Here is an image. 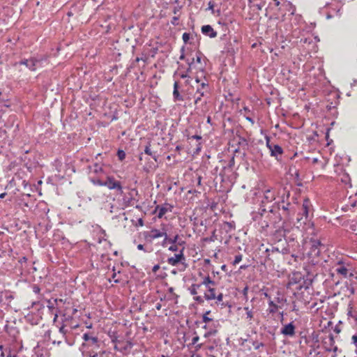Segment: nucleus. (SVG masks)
<instances>
[{
  "instance_id": "obj_8",
  "label": "nucleus",
  "mask_w": 357,
  "mask_h": 357,
  "mask_svg": "<svg viewBox=\"0 0 357 357\" xmlns=\"http://www.w3.org/2000/svg\"><path fill=\"white\" fill-rule=\"evenodd\" d=\"M39 63V60H38L36 58H31L30 59H24L20 61L21 65H24L27 68H29V70L32 71H35L37 68V65Z\"/></svg>"
},
{
  "instance_id": "obj_33",
  "label": "nucleus",
  "mask_w": 357,
  "mask_h": 357,
  "mask_svg": "<svg viewBox=\"0 0 357 357\" xmlns=\"http://www.w3.org/2000/svg\"><path fill=\"white\" fill-rule=\"evenodd\" d=\"M182 39L185 43H187L188 42V40H190V33H184L182 36Z\"/></svg>"
},
{
  "instance_id": "obj_54",
  "label": "nucleus",
  "mask_w": 357,
  "mask_h": 357,
  "mask_svg": "<svg viewBox=\"0 0 357 357\" xmlns=\"http://www.w3.org/2000/svg\"><path fill=\"white\" fill-rule=\"evenodd\" d=\"M98 356V354L97 353H93V354H90L89 355V357H97Z\"/></svg>"
},
{
  "instance_id": "obj_44",
  "label": "nucleus",
  "mask_w": 357,
  "mask_h": 357,
  "mask_svg": "<svg viewBox=\"0 0 357 357\" xmlns=\"http://www.w3.org/2000/svg\"><path fill=\"white\" fill-rule=\"evenodd\" d=\"M208 9L209 10H211L212 11H213V9H214V3L213 1H209L208 2Z\"/></svg>"
},
{
  "instance_id": "obj_43",
  "label": "nucleus",
  "mask_w": 357,
  "mask_h": 357,
  "mask_svg": "<svg viewBox=\"0 0 357 357\" xmlns=\"http://www.w3.org/2000/svg\"><path fill=\"white\" fill-rule=\"evenodd\" d=\"M199 340V336H198V335H196V336H195V337L192 338V343L193 344H197V343L198 342Z\"/></svg>"
},
{
  "instance_id": "obj_45",
  "label": "nucleus",
  "mask_w": 357,
  "mask_h": 357,
  "mask_svg": "<svg viewBox=\"0 0 357 357\" xmlns=\"http://www.w3.org/2000/svg\"><path fill=\"white\" fill-rule=\"evenodd\" d=\"M248 291V286H246V287L243 289V294L245 296H247Z\"/></svg>"
},
{
  "instance_id": "obj_17",
  "label": "nucleus",
  "mask_w": 357,
  "mask_h": 357,
  "mask_svg": "<svg viewBox=\"0 0 357 357\" xmlns=\"http://www.w3.org/2000/svg\"><path fill=\"white\" fill-rule=\"evenodd\" d=\"M240 112L245 116V119L251 123L252 126L255 124V121L251 117L252 112L249 109L248 107H244L243 109L240 111Z\"/></svg>"
},
{
  "instance_id": "obj_63",
  "label": "nucleus",
  "mask_w": 357,
  "mask_h": 357,
  "mask_svg": "<svg viewBox=\"0 0 357 357\" xmlns=\"http://www.w3.org/2000/svg\"><path fill=\"white\" fill-rule=\"evenodd\" d=\"M129 347H132V344L130 342H128Z\"/></svg>"
},
{
  "instance_id": "obj_56",
  "label": "nucleus",
  "mask_w": 357,
  "mask_h": 357,
  "mask_svg": "<svg viewBox=\"0 0 357 357\" xmlns=\"http://www.w3.org/2000/svg\"><path fill=\"white\" fill-rule=\"evenodd\" d=\"M202 344H197V345L196 346V347H197V349H200V348L202 347Z\"/></svg>"
},
{
  "instance_id": "obj_50",
  "label": "nucleus",
  "mask_w": 357,
  "mask_h": 357,
  "mask_svg": "<svg viewBox=\"0 0 357 357\" xmlns=\"http://www.w3.org/2000/svg\"><path fill=\"white\" fill-rule=\"evenodd\" d=\"M33 291L35 293H38L40 291V289L38 287H33Z\"/></svg>"
},
{
  "instance_id": "obj_15",
  "label": "nucleus",
  "mask_w": 357,
  "mask_h": 357,
  "mask_svg": "<svg viewBox=\"0 0 357 357\" xmlns=\"http://www.w3.org/2000/svg\"><path fill=\"white\" fill-rule=\"evenodd\" d=\"M179 238V236L178 234L175 235L172 238L168 237L167 233L165 232V234L164 236V240L162 241V246L166 247L167 244H175L177 243L178 240Z\"/></svg>"
},
{
  "instance_id": "obj_52",
  "label": "nucleus",
  "mask_w": 357,
  "mask_h": 357,
  "mask_svg": "<svg viewBox=\"0 0 357 357\" xmlns=\"http://www.w3.org/2000/svg\"><path fill=\"white\" fill-rule=\"evenodd\" d=\"M6 195V192H3V193L0 194V199H3Z\"/></svg>"
},
{
  "instance_id": "obj_1",
  "label": "nucleus",
  "mask_w": 357,
  "mask_h": 357,
  "mask_svg": "<svg viewBox=\"0 0 357 357\" xmlns=\"http://www.w3.org/2000/svg\"><path fill=\"white\" fill-rule=\"evenodd\" d=\"M184 247L179 251L178 254H175L173 257L167 259L168 264L176 266L180 264L181 268L179 269L181 271H184L188 268V264L186 263L185 257L184 255Z\"/></svg>"
},
{
  "instance_id": "obj_59",
  "label": "nucleus",
  "mask_w": 357,
  "mask_h": 357,
  "mask_svg": "<svg viewBox=\"0 0 357 357\" xmlns=\"http://www.w3.org/2000/svg\"><path fill=\"white\" fill-rule=\"evenodd\" d=\"M160 307H161V306H160V304H158V305H156V308H157L158 310H160Z\"/></svg>"
},
{
  "instance_id": "obj_34",
  "label": "nucleus",
  "mask_w": 357,
  "mask_h": 357,
  "mask_svg": "<svg viewBox=\"0 0 357 357\" xmlns=\"http://www.w3.org/2000/svg\"><path fill=\"white\" fill-rule=\"evenodd\" d=\"M93 171L96 172V173H98V172H100L102 171V169L100 165H99L98 163H96L94 165V169H93Z\"/></svg>"
},
{
  "instance_id": "obj_61",
  "label": "nucleus",
  "mask_w": 357,
  "mask_h": 357,
  "mask_svg": "<svg viewBox=\"0 0 357 357\" xmlns=\"http://www.w3.org/2000/svg\"><path fill=\"white\" fill-rule=\"evenodd\" d=\"M221 268H222V270H225V268H226V266L225 265H222Z\"/></svg>"
},
{
  "instance_id": "obj_64",
  "label": "nucleus",
  "mask_w": 357,
  "mask_h": 357,
  "mask_svg": "<svg viewBox=\"0 0 357 357\" xmlns=\"http://www.w3.org/2000/svg\"><path fill=\"white\" fill-rule=\"evenodd\" d=\"M203 328L206 329V328H207V326H206V325H205V326H204V327H203Z\"/></svg>"
},
{
  "instance_id": "obj_28",
  "label": "nucleus",
  "mask_w": 357,
  "mask_h": 357,
  "mask_svg": "<svg viewBox=\"0 0 357 357\" xmlns=\"http://www.w3.org/2000/svg\"><path fill=\"white\" fill-rule=\"evenodd\" d=\"M117 156L119 159L122 161L126 158V153L123 150H119L117 152Z\"/></svg>"
},
{
  "instance_id": "obj_7",
  "label": "nucleus",
  "mask_w": 357,
  "mask_h": 357,
  "mask_svg": "<svg viewBox=\"0 0 357 357\" xmlns=\"http://www.w3.org/2000/svg\"><path fill=\"white\" fill-rule=\"evenodd\" d=\"M335 343V338L333 334H329L322 340V345L326 351L330 352V349Z\"/></svg>"
},
{
  "instance_id": "obj_37",
  "label": "nucleus",
  "mask_w": 357,
  "mask_h": 357,
  "mask_svg": "<svg viewBox=\"0 0 357 357\" xmlns=\"http://www.w3.org/2000/svg\"><path fill=\"white\" fill-rule=\"evenodd\" d=\"M144 153L146 155H152V152H151V149H150V144L146 146V147L144 149Z\"/></svg>"
},
{
  "instance_id": "obj_21",
  "label": "nucleus",
  "mask_w": 357,
  "mask_h": 357,
  "mask_svg": "<svg viewBox=\"0 0 357 357\" xmlns=\"http://www.w3.org/2000/svg\"><path fill=\"white\" fill-rule=\"evenodd\" d=\"M268 305L269 307L268 309V311L270 314H273L276 312L279 308V306L274 303L273 301L271 300L268 302Z\"/></svg>"
},
{
  "instance_id": "obj_47",
  "label": "nucleus",
  "mask_w": 357,
  "mask_h": 357,
  "mask_svg": "<svg viewBox=\"0 0 357 357\" xmlns=\"http://www.w3.org/2000/svg\"><path fill=\"white\" fill-rule=\"evenodd\" d=\"M174 288L173 287H169V292L171 293L172 295L175 296L177 297V296L175 294V293L174 292Z\"/></svg>"
},
{
  "instance_id": "obj_27",
  "label": "nucleus",
  "mask_w": 357,
  "mask_h": 357,
  "mask_svg": "<svg viewBox=\"0 0 357 357\" xmlns=\"http://www.w3.org/2000/svg\"><path fill=\"white\" fill-rule=\"evenodd\" d=\"M252 344L255 350H258L264 346V343L253 340L252 341Z\"/></svg>"
},
{
  "instance_id": "obj_10",
  "label": "nucleus",
  "mask_w": 357,
  "mask_h": 357,
  "mask_svg": "<svg viewBox=\"0 0 357 357\" xmlns=\"http://www.w3.org/2000/svg\"><path fill=\"white\" fill-rule=\"evenodd\" d=\"M172 206L167 204L166 206L158 205L154 211V213L158 212V218H162L168 211H172Z\"/></svg>"
},
{
  "instance_id": "obj_5",
  "label": "nucleus",
  "mask_w": 357,
  "mask_h": 357,
  "mask_svg": "<svg viewBox=\"0 0 357 357\" xmlns=\"http://www.w3.org/2000/svg\"><path fill=\"white\" fill-rule=\"evenodd\" d=\"M310 251L309 255L312 257H317L320 254V247L322 245L321 243L318 239H311L310 241Z\"/></svg>"
},
{
  "instance_id": "obj_41",
  "label": "nucleus",
  "mask_w": 357,
  "mask_h": 357,
  "mask_svg": "<svg viewBox=\"0 0 357 357\" xmlns=\"http://www.w3.org/2000/svg\"><path fill=\"white\" fill-rule=\"evenodd\" d=\"M201 60H202V57L199 54H197L196 55V58H193L192 59V63L195 62V61H196L197 63H201Z\"/></svg>"
},
{
  "instance_id": "obj_18",
  "label": "nucleus",
  "mask_w": 357,
  "mask_h": 357,
  "mask_svg": "<svg viewBox=\"0 0 357 357\" xmlns=\"http://www.w3.org/2000/svg\"><path fill=\"white\" fill-rule=\"evenodd\" d=\"M311 206H312V204H311L310 199L308 198H305L303 200V203L302 205V210L303 212V215L305 217V219H307L308 217V213H309Z\"/></svg>"
},
{
  "instance_id": "obj_11",
  "label": "nucleus",
  "mask_w": 357,
  "mask_h": 357,
  "mask_svg": "<svg viewBox=\"0 0 357 357\" xmlns=\"http://www.w3.org/2000/svg\"><path fill=\"white\" fill-rule=\"evenodd\" d=\"M165 234V232H162L157 229H153L150 231L149 234L146 236V238L149 239V241H153L154 239L164 237Z\"/></svg>"
},
{
  "instance_id": "obj_53",
  "label": "nucleus",
  "mask_w": 357,
  "mask_h": 357,
  "mask_svg": "<svg viewBox=\"0 0 357 357\" xmlns=\"http://www.w3.org/2000/svg\"><path fill=\"white\" fill-rule=\"evenodd\" d=\"M202 149V146H201V144L199 143L198 146H197V151H199Z\"/></svg>"
},
{
  "instance_id": "obj_57",
  "label": "nucleus",
  "mask_w": 357,
  "mask_h": 357,
  "mask_svg": "<svg viewBox=\"0 0 357 357\" xmlns=\"http://www.w3.org/2000/svg\"><path fill=\"white\" fill-rule=\"evenodd\" d=\"M86 328H92V324H88V325L86 326Z\"/></svg>"
},
{
  "instance_id": "obj_23",
  "label": "nucleus",
  "mask_w": 357,
  "mask_h": 357,
  "mask_svg": "<svg viewBox=\"0 0 357 357\" xmlns=\"http://www.w3.org/2000/svg\"><path fill=\"white\" fill-rule=\"evenodd\" d=\"M223 298L224 296L222 292L217 293V294L215 295V300L216 301L215 303L217 305L220 304L222 307L225 306L223 303Z\"/></svg>"
},
{
  "instance_id": "obj_35",
  "label": "nucleus",
  "mask_w": 357,
  "mask_h": 357,
  "mask_svg": "<svg viewBox=\"0 0 357 357\" xmlns=\"http://www.w3.org/2000/svg\"><path fill=\"white\" fill-rule=\"evenodd\" d=\"M357 206V201L355 200V201H353V200H350L349 204L346 205L347 207H351V208H354L355 206Z\"/></svg>"
},
{
  "instance_id": "obj_36",
  "label": "nucleus",
  "mask_w": 357,
  "mask_h": 357,
  "mask_svg": "<svg viewBox=\"0 0 357 357\" xmlns=\"http://www.w3.org/2000/svg\"><path fill=\"white\" fill-rule=\"evenodd\" d=\"M178 245H176V243L172 245L169 248V250H170L172 252H176V251H178Z\"/></svg>"
},
{
  "instance_id": "obj_31",
  "label": "nucleus",
  "mask_w": 357,
  "mask_h": 357,
  "mask_svg": "<svg viewBox=\"0 0 357 357\" xmlns=\"http://www.w3.org/2000/svg\"><path fill=\"white\" fill-rule=\"evenodd\" d=\"M93 184L99 185V186H105V181H103L100 179L93 180Z\"/></svg>"
},
{
  "instance_id": "obj_32",
  "label": "nucleus",
  "mask_w": 357,
  "mask_h": 357,
  "mask_svg": "<svg viewBox=\"0 0 357 357\" xmlns=\"http://www.w3.org/2000/svg\"><path fill=\"white\" fill-rule=\"evenodd\" d=\"M351 340V344H353L357 349V334L352 335Z\"/></svg>"
},
{
  "instance_id": "obj_9",
  "label": "nucleus",
  "mask_w": 357,
  "mask_h": 357,
  "mask_svg": "<svg viewBox=\"0 0 357 357\" xmlns=\"http://www.w3.org/2000/svg\"><path fill=\"white\" fill-rule=\"evenodd\" d=\"M295 326L291 322L282 328L281 333L285 336L293 337L295 335Z\"/></svg>"
},
{
  "instance_id": "obj_30",
  "label": "nucleus",
  "mask_w": 357,
  "mask_h": 357,
  "mask_svg": "<svg viewBox=\"0 0 357 357\" xmlns=\"http://www.w3.org/2000/svg\"><path fill=\"white\" fill-rule=\"evenodd\" d=\"M193 298L195 301H197L199 304H202L204 302V298L200 296H197V295L194 296Z\"/></svg>"
},
{
  "instance_id": "obj_42",
  "label": "nucleus",
  "mask_w": 357,
  "mask_h": 357,
  "mask_svg": "<svg viewBox=\"0 0 357 357\" xmlns=\"http://www.w3.org/2000/svg\"><path fill=\"white\" fill-rule=\"evenodd\" d=\"M160 265L156 264L152 268L153 273H155L160 269Z\"/></svg>"
},
{
  "instance_id": "obj_55",
  "label": "nucleus",
  "mask_w": 357,
  "mask_h": 357,
  "mask_svg": "<svg viewBox=\"0 0 357 357\" xmlns=\"http://www.w3.org/2000/svg\"><path fill=\"white\" fill-rule=\"evenodd\" d=\"M275 6H278L280 5V1L278 0H274Z\"/></svg>"
},
{
  "instance_id": "obj_40",
  "label": "nucleus",
  "mask_w": 357,
  "mask_h": 357,
  "mask_svg": "<svg viewBox=\"0 0 357 357\" xmlns=\"http://www.w3.org/2000/svg\"><path fill=\"white\" fill-rule=\"evenodd\" d=\"M337 350H338V348L335 344H333V346H332V347L330 349V351H333L335 354V356L333 357H335L336 356V353H337Z\"/></svg>"
},
{
  "instance_id": "obj_22",
  "label": "nucleus",
  "mask_w": 357,
  "mask_h": 357,
  "mask_svg": "<svg viewBox=\"0 0 357 357\" xmlns=\"http://www.w3.org/2000/svg\"><path fill=\"white\" fill-rule=\"evenodd\" d=\"M82 338L84 341H91L93 344H96L98 341L97 337L91 336L89 333H84L82 336Z\"/></svg>"
},
{
  "instance_id": "obj_6",
  "label": "nucleus",
  "mask_w": 357,
  "mask_h": 357,
  "mask_svg": "<svg viewBox=\"0 0 357 357\" xmlns=\"http://www.w3.org/2000/svg\"><path fill=\"white\" fill-rule=\"evenodd\" d=\"M208 85L206 82H202L200 86L197 87L195 93V103L197 104L204 96V93L208 91Z\"/></svg>"
},
{
  "instance_id": "obj_60",
  "label": "nucleus",
  "mask_w": 357,
  "mask_h": 357,
  "mask_svg": "<svg viewBox=\"0 0 357 357\" xmlns=\"http://www.w3.org/2000/svg\"><path fill=\"white\" fill-rule=\"evenodd\" d=\"M7 357H17L16 356H12L10 354H9Z\"/></svg>"
},
{
  "instance_id": "obj_14",
  "label": "nucleus",
  "mask_w": 357,
  "mask_h": 357,
  "mask_svg": "<svg viewBox=\"0 0 357 357\" xmlns=\"http://www.w3.org/2000/svg\"><path fill=\"white\" fill-rule=\"evenodd\" d=\"M206 291L204 293V298L206 301L215 300V295L217 294V290L214 286L208 287Z\"/></svg>"
},
{
  "instance_id": "obj_46",
  "label": "nucleus",
  "mask_w": 357,
  "mask_h": 357,
  "mask_svg": "<svg viewBox=\"0 0 357 357\" xmlns=\"http://www.w3.org/2000/svg\"><path fill=\"white\" fill-rule=\"evenodd\" d=\"M184 244H185V241H182V240H180L178 238V241L176 243V245H178H178H183Z\"/></svg>"
},
{
  "instance_id": "obj_39",
  "label": "nucleus",
  "mask_w": 357,
  "mask_h": 357,
  "mask_svg": "<svg viewBox=\"0 0 357 357\" xmlns=\"http://www.w3.org/2000/svg\"><path fill=\"white\" fill-rule=\"evenodd\" d=\"M133 201V199L132 198H130V199H128V201H125L124 202V205L125 206H132L133 205V203H132Z\"/></svg>"
},
{
  "instance_id": "obj_13",
  "label": "nucleus",
  "mask_w": 357,
  "mask_h": 357,
  "mask_svg": "<svg viewBox=\"0 0 357 357\" xmlns=\"http://www.w3.org/2000/svg\"><path fill=\"white\" fill-rule=\"evenodd\" d=\"M275 192L272 189H268L264 191L263 203H270L275 199Z\"/></svg>"
},
{
  "instance_id": "obj_38",
  "label": "nucleus",
  "mask_w": 357,
  "mask_h": 357,
  "mask_svg": "<svg viewBox=\"0 0 357 357\" xmlns=\"http://www.w3.org/2000/svg\"><path fill=\"white\" fill-rule=\"evenodd\" d=\"M216 331L214 330V331H208L207 333H206L204 335V337H208L213 335H215L216 333Z\"/></svg>"
},
{
  "instance_id": "obj_62",
  "label": "nucleus",
  "mask_w": 357,
  "mask_h": 357,
  "mask_svg": "<svg viewBox=\"0 0 357 357\" xmlns=\"http://www.w3.org/2000/svg\"><path fill=\"white\" fill-rule=\"evenodd\" d=\"M1 357H4V356H5V354H4V353H3V352H1Z\"/></svg>"
},
{
  "instance_id": "obj_49",
  "label": "nucleus",
  "mask_w": 357,
  "mask_h": 357,
  "mask_svg": "<svg viewBox=\"0 0 357 357\" xmlns=\"http://www.w3.org/2000/svg\"><path fill=\"white\" fill-rule=\"evenodd\" d=\"M191 138L196 139H201L202 137L199 135H193L191 137Z\"/></svg>"
},
{
  "instance_id": "obj_16",
  "label": "nucleus",
  "mask_w": 357,
  "mask_h": 357,
  "mask_svg": "<svg viewBox=\"0 0 357 357\" xmlns=\"http://www.w3.org/2000/svg\"><path fill=\"white\" fill-rule=\"evenodd\" d=\"M202 32L210 38H215L217 36V32L210 25L203 26L202 27Z\"/></svg>"
},
{
  "instance_id": "obj_24",
  "label": "nucleus",
  "mask_w": 357,
  "mask_h": 357,
  "mask_svg": "<svg viewBox=\"0 0 357 357\" xmlns=\"http://www.w3.org/2000/svg\"><path fill=\"white\" fill-rule=\"evenodd\" d=\"M200 287V284H192L190 287V292L191 295L196 296L197 294V290Z\"/></svg>"
},
{
  "instance_id": "obj_58",
  "label": "nucleus",
  "mask_w": 357,
  "mask_h": 357,
  "mask_svg": "<svg viewBox=\"0 0 357 357\" xmlns=\"http://www.w3.org/2000/svg\"><path fill=\"white\" fill-rule=\"evenodd\" d=\"M198 185H201V177L198 178Z\"/></svg>"
},
{
  "instance_id": "obj_2",
  "label": "nucleus",
  "mask_w": 357,
  "mask_h": 357,
  "mask_svg": "<svg viewBox=\"0 0 357 357\" xmlns=\"http://www.w3.org/2000/svg\"><path fill=\"white\" fill-rule=\"evenodd\" d=\"M266 145L270 151L271 156L279 160V157H281L284 153L282 148L278 144L272 143L269 137H266Z\"/></svg>"
},
{
  "instance_id": "obj_29",
  "label": "nucleus",
  "mask_w": 357,
  "mask_h": 357,
  "mask_svg": "<svg viewBox=\"0 0 357 357\" xmlns=\"http://www.w3.org/2000/svg\"><path fill=\"white\" fill-rule=\"evenodd\" d=\"M242 255H236L235 256V259L233 261V265H236L238 264V263H240V261H241L242 260Z\"/></svg>"
},
{
  "instance_id": "obj_48",
  "label": "nucleus",
  "mask_w": 357,
  "mask_h": 357,
  "mask_svg": "<svg viewBox=\"0 0 357 357\" xmlns=\"http://www.w3.org/2000/svg\"><path fill=\"white\" fill-rule=\"evenodd\" d=\"M137 249H138V250H144V251H146V250H144V245H142V244H139V245H137Z\"/></svg>"
},
{
  "instance_id": "obj_3",
  "label": "nucleus",
  "mask_w": 357,
  "mask_h": 357,
  "mask_svg": "<svg viewBox=\"0 0 357 357\" xmlns=\"http://www.w3.org/2000/svg\"><path fill=\"white\" fill-rule=\"evenodd\" d=\"M105 186L109 190H116L121 194L123 193V188L120 181L115 179L113 176H107L105 181Z\"/></svg>"
},
{
  "instance_id": "obj_51",
  "label": "nucleus",
  "mask_w": 357,
  "mask_h": 357,
  "mask_svg": "<svg viewBox=\"0 0 357 357\" xmlns=\"http://www.w3.org/2000/svg\"><path fill=\"white\" fill-rule=\"evenodd\" d=\"M318 162H319L318 158H313V159H312V163H313V164H316V163H317Z\"/></svg>"
},
{
  "instance_id": "obj_12",
  "label": "nucleus",
  "mask_w": 357,
  "mask_h": 357,
  "mask_svg": "<svg viewBox=\"0 0 357 357\" xmlns=\"http://www.w3.org/2000/svg\"><path fill=\"white\" fill-rule=\"evenodd\" d=\"M243 310H245V313L243 317L248 323V324L251 326L253 323V321H255L254 312L252 309H250L249 307H244Z\"/></svg>"
},
{
  "instance_id": "obj_26",
  "label": "nucleus",
  "mask_w": 357,
  "mask_h": 357,
  "mask_svg": "<svg viewBox=\"0 0 357 357\" xmlns=\"http://www.w3.org/2000/svg\"><path fill=\"white\" fill-rule=\"evenodd\" d=\"M347 315L351 317L355 321H357V312L353 311V307L351 305L349 306Z\"/></svg>"
},
{
  "instance_id": "obj_20",
  "label": "nucleus",
  "mask_w": 357,
  "mask_h": 357,
  "mask_svg": "<svg viewBox=\"0 0 357 357\" xmlns=\"http://www.w3.org/2000/svg\"><path fill=\"white\" fill-rule=\"evenodd\" d=\"M200 284L201 286L204 285L206 288H207L208 287L215 286V282L211 280L209 275H206L203 278Z\"/></svg>"
},
{
  "instance_id": "obj_4",
  "label": "nucleus",
  "mask_w": 357,
  "mask_h": 357,
  "mask_svg": "<svg viewBox=\"0 0 357 357\" xmlns=\"http://www.w3.org/2000/svg\"><path fill=\"white\" fill-rule=\"evenodd\" d=\"M348 264H345L342 261H339L335 267V272L342 275L343 278H347V277H353L354 275L352 273L349 274V269L347 268Z\"/></svg>"
},
{
  "instance_id": "obj_19",
  "label": "nucleus",
  "mask_w": 357,
  "mask_h": 357,
  "mask_svg": "<svg viewBox=\"0 0 357 357\" xmlns=\"http://www.w3.org/2000/svg\"><path fill=\"white\" fill-rule=\"evenodd\" d=\"M173 97L174 101L179 100L183 101V98L181 96L178 91V82L177 81L174 83V91H173Z\"/></svg>"
},
{
  "instance_id": "obj_25",
  "label": "nucleus",
  "mask_w": 357,
  "mask_h": 357,
  "mask_svg": "<svg viewBox=\"0 0 357 357\" xmlns=\"http://www.w3.org/2000/svg\"><path fill=\"white\" fill-rule=\"evenodd\" d=\"M211 310L206 311L203 315H202V321L205 324H207L211 321H213L212 318H210L208 315L211 314Z\"/></svg>"
}]
</instances>
